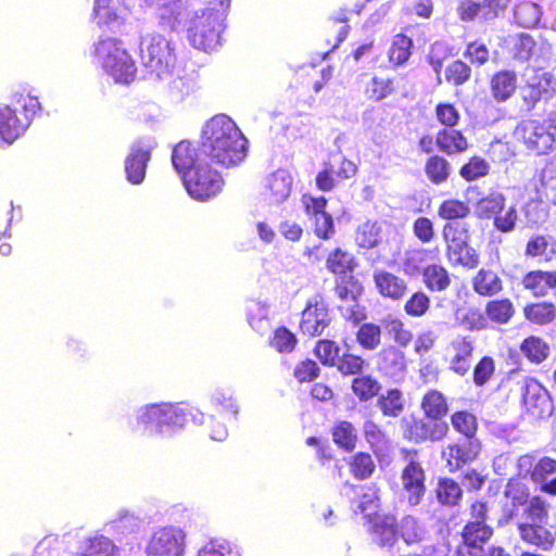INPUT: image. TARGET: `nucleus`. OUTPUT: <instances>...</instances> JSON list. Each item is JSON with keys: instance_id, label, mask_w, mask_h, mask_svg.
Returning <instances> with one entry per match:
<instances>
[{"instance_id": "obj_1", "label": "nucleus", "mask_w": 556, "mask_h": 556, "mask_svg": "<svg viewBox=\"0 0 556 556\" xmlns=\"http://www.w3.org/2000/svg\"><path fill=\"white\" fill-rule=\"evenodd\" d=\"M189 420L203 425L205 416L184 403H151L139 406L130 421L131 430L149 439H170L182 432Z\"/></svg>"}, {"instance_id": "obj_2", "label": "nucleus", "mask_w": 556, "mask_h": 556, "mask_svg": "<svg viewBox=\"0 0 556 556\" xmlns=\"http://www.w3.org/2000/svg\"><path fill=\"white\" fill-rule=\"evenodd\" d=\"M248 140L227 115L212 117L203 127L200 152L212 163L235 167L247 156Z\"/></svg>"}, {"instance_id": "obj_3", "label": "nucleus", "mask_w": 556, "mask_h": 556, "mask_svg": "<svg viewBox=\"0 0 556 556\" xmlns=\"http://www.w3.org/2000/svg\"><path fill=\"white\" fill-rule=\"evenodd\" d=\"M229 7L230 0H206L205 8L186 13L180 27L193 48L211 52L220 46Z\"/></svg>"}, {"instance_id": "obj_4", "label": "nucleus", "mask_w": 556, "mask_h": 556, "mask_svg": "<svg viewBox=\"0 0 556 556\" xmlns=\"http://www.w3.org/2000/svg\"><path fill=\"white\" fill-rule=\"evenodd\" d=\"M94 62L117 84H129L135 79L137 67L123 42L113 37L100 36L93 43Z\"/></svg>"}, {"instance_id": "obj_5", "label": "nucleus", "mask_w": 556, "mask_h": 556, "mask_svg": "<svg viewBox=\"0 0 556 556\" xmlns=\"http://www.w3.org/2000/svg\"><path fill=\"white\" fill-rule=\"evenodd\" d=\"M548 503L541 496H532L523 506L525 520L517 522L518 534L522 541L548 551L554 546L555 535L546 528L548 523Z\"/></svg>"}, {"instance_id": "obj_6", "label": "nucleus", "mask_w": 556, "mask_h": 556, "mask_svg": "<svg viewBox=\"0 0 556 556\" xmlns=\"http://www.w3.org/2000/svg\"><path fill=\"white\" fill-rule=\"evenodd\" d=\"M140 58L143 66L155 79H169L176 70L175 46L160 34L140 38Z\"/></svg>"}, {"instance_id": "obj_7", "label": "nucleus", "mask_w": 556, "mask_h": 556, "mask_svg": "<svg viewBox=\"0 0 556 556\" xmlns=\"http://www.w3.org/2000/svg\"><path fill=\"white\" fill-rule=\"evenodd\" d=\"M38 110V99L29 94L17 96L14 108L0 105V148L9 147L20 138Z\"/></svg>"}, {"instance_id": "obj_8", "label": "nucleus", "mask_w": 556, "mask_h": 556, "mask_svg": "<svg viewBox=\"0 0 556 556\" xmlns=\"http://www.w3.org/2000/svg\"><path fill=\"white\" fill-rule=\"evenodd\" d=\"M442 237L446 244V257L451 265L473 269L479 265V254L469 245L468 225L451 222L443 226Z\"/></svg>"}, {"instance_id": "obj_9", "label": "nucleus", "mask_w": 556, "mask_h": 556, "mask_svg": "<svg viewBox=\"0 0 556 556\" xmlns=\"http://www.w3.org/2000/svg\"><path fill=\"white\" fill-rule=\"evenodd\" d=\"M514 135L529 151L538 155L547 154L556 141V113L548 114L542 122L535 119L521 122Z\"/></svg>"}, {"instance_id": "obj_10", "label": "nucleus", "mask_w": 556, "mask_h": 556, "mask_svg": "<svg viewBox=\"0 0 556 556\" xmlns=\"http://www.w3.org/2000/svg\"><path fill=\"white\" fill-rule=\"evenodd\" d=\"M186 533L175 526H165L155 529L149 536L146 556H185Z\"/></svg>"}, {"instance_id": "obj_11", "label": "nucleus", "mask_w": 556, "mask_h": 556, "mask_svg": "<svg viewBox=\"0 0 556 556\" xmlns=\"http://www.w3.org/2000/svg\"><path fill=\"white\" fill-rule=\"evenodd\" d=\"M184 185L191 198L206 201L220 192L223 178L213 170L208 164H198L193 169L185 173Z\"/></svg>"}, {"instance_id": "obj_12", "label": "nucleus", "mask_w": 556, "mask_h": 556, "mask_svg": "<svg viewBox=\"0 0 556 556\" xmlns=\"http://www.w3.org/2000/svg\"><path fill=\"white\" fill-rule=\"evenodd\" d=\"M493 528L484 520L468 521L462 531L456 556H483L484 544L492 538Z\"/></svg>"}, {"instance_id": "obj_13", "label": "nucleus", "mask_w": 556, "mask_h": 556, "mask_svg": "<svg viewBox=\"0 0 556 556\" xmlns=\"http://www.w3.org/2000/svg\"><path fill=\"white\" fill-rule=\"evenodd\" d=\"M155 143L153 139H140L130 147V152L125 160L127 180L132 185H140L146 177L147 165L151 159V151Z\"/></svg>"}, {"instance_id": "obj_14", "label": "nucleus", "mask_w": 556, "mask_h": 556, "mask_svg": "<svg viewBox=\"0 0 556 556\" xmlns=\"http://www.w3.org/2000/svg\"><path fill=\"white\" fill-rule=\"evenodd\" d=\"M330 320L328 305L323 298L316 295L308 301L303 311L300 328L304 334L321 336Z\"/></svg>"}, {"instance_id": "obj_15", "label": "nucleus", "mask_w": 556, "mask_h": 556, "mask_svg": "<svg viewBox=\"0 0 556 556\" xmlns=\"http://www.w3.org/2000/svg\"><path fill=\"white\" fill-rule=\"evenodd\" d=\"M341 494L350 500L355 513L363 514L368 520L377 515L379 496L375 485H354L345 483L341 489Z\"/></svg>"}, {"instance_id": "obj_16", "label": "nucleus", "mask_w": 556, "mask_h": 556, "mask_svg": "<svg viewBox=\"0 0 556 556\" xmlns=\"http://www.w3.org/2000/svg\"><path fill=\"white\" fill-rule=\"evenodd\" d=\"M403 496L412 507L419 505L426 493L425 471L421 465L410 459L402 471Z\"/></svg>"}, {"instance_id": "obj_17", "label": "nucleus", "mask_w": 556, "mask_h": 556, "mask_svg": "<svg viewBox=\"0 0 556 556\" xmlns=\"http://www.w3.org/2000/svg\"><path fill=\"white\" fill-rule=\"evenodd\" d=\"M480 450L481 444L478 439H459L442 450V458L446 460L450 470L454 471L475 460Z\"/></svg>"}, {"instance_id": "obj_18", "label": "nucleus", "mask_w": 556, "mask_h": 556, "mask_svg": "<svg viewBox=\"0 0 556 556\" xmlns=\"http://www.w3.org/2000/svg\"><path fill=\"white\" fill-rule=\"evenodd\" d=\"M378 371L394 382H401L406 375V358L404 352L394 345L383 348L376 356Z\"/></svg>"}, {"instance_id": "obj_19", "label": "nucleus", "mask_w": 556, "mask_h": 556, "mask_svg": "<svg viewBox=\"0 0 556 556\" xmlns=\"http://www.w3.org/2000/svg\"><path fill=\"white\" fill-rule=\"evenodd\" d=\"M146 7L154 8L162 26L178 30L186 15L187 0H140Z\"/></svg>"}, {"instance_id": "obj_20", "label": "nucleus", "mask_w": 556, "mask_h": 556, "mask_svg": "<svg viewBox=\"0 0 556 556\" xmlns=\"http://www.w3.org/2000/svg\"><path fill=\"white\" fill-rule=\"evenodd\" d=\"M448 431L444 420L430 417L414 419L407 427L406 435L409 440L419 443L424 441H440Z\"/></svg>"}, {"instance_id": "obj_21", "label": "nucleus", "mask_w": 556, "mask_h": 556, "mask_svg": "<svg viewBox=\"0 0 556 556\" xmlns=\"http://www.w3.org/2000/svg\"><path fill=\"white\" fill-rule=\"evenodd\" d=\"M522 402L526 409L535 417L551 413L552 402L547 390L534 379H529L522 388Z\"/></svg>"}, {"instance_id": "obj_22", "label": "nucleus", "mask_w": 556, "mask_h": 556, "mask_svg": "<svg viewBox=\"0 0 556 556\" xmlns=\"http://www.w3.org/2000/svg\"><path fill=\"white\" fill-rule=\"evenodd\" d=\"M473 340L466 336L453 338L446 349L450 357V369L459 376H465L471 366Z\"/></svg>"}, {"instance_id": "obj_23", "label": "nucleus", "mask_w": 556, "mask_h": 556, "mask_svg": "<svg viewBox=\"0 0 556 556\" xmlns=\"http://www.w3.org/2000/svg\"><path fill=\"white\" fill-rule=\"evenodd\" d=\"M293 178L287 169H277L265 180L264 197L269 204L285 202L292 190Z\"/></svg>"}, {"instance_id": "obj_24", "label": "nucleus", "mask_w": 556, "mask_h": 556, "mask_svg": "<svg viewBox=\"0 0 556 556\" xmlns=\"http://www.w3.org/2000/svg\"><path fill=\"white\" fill-rule=\"evenodd\" d=\"M374 281L378 292L393 301L403 299L407 292L405 279L384 269L375 270Z\"/></svg>"}, {"instance_id": "obj_25", "label": "nucleus", "mask_w": 556, "mask_h": 556, "mask_svg": "<svg viewBox=\"0 0 556 556\" xmlns=\"http://www.w3.org/2000/svg\"><path fill=\"white\" fill-rule=\"evenodd\" d=\"M556 459L544 456L541 457L535 465L532 475V482L535 490L547 495L556 496Z\"/></svg>"}, {"instance_id": "obj_26", "label": "nucleus", "mask_w": 556, "mask_h": 556, "mask_svg": "<svg viewBox=\"0 0 556 556\" xmlns=\"http://www.w3.org/2000/svg\"><path fill=\"white\" fill-rule=\"evenodd\" d=\"M370 522L372 541L381 547H391L397 540L395 518L388 515H375Z\"/></svg>"}, {"instance_id": "obj_27", "label": "nucleus", "mask_w": 556, "mask_h": 556, "mask_svg": "<svg viewBox=\"0 0 556 556\" xmlns=\"http://www.w3.org/2000/svg\"><path fill=\"white\" fill-rule=\"evenodd\" d=\"M201 152H197L189 141H180L173 149L172 163L174 168L184 178L185 173L193 169L198 164H206Z\"/></svg>"}, {"instance_id": "obj_28", "label": "nucleus", "mask_w": 556, "mask_h": 556, "mask_svg": "<svg viewBox=\"0 0 556 556\" xmlns=\"http://www.w3.org/2000/svg\"><path fill=\"white\" fill-rule=\"evenodd\" d=\"M141 519L128 509H119L113 518L103 526V531L113 536H124L138 531Z\"/></svg>"}, {"instance_id": "obj_29", "label": "nucleus", "mask_w": 556, "mask_h": 556, "mask_svg": "<svg viewBox=\"0 0 556 556\" xmlns=\"http://www.w3.org/2000/svg\"><path fill=\"white\" fill-rule=\"evenodd\" d=\"M517 89V74L514 71L496 72L490 80L491 94L497 102L510 99Z\"/></svg>"}, {"instance_id": "obj_30", "label": "nucleus", "mask_w": 556, "mask_h": 556, "mask_svg": "<svg viewBox=\"0 0 556 556\" xmlns=\"http://www.w3.org/2000/svg\"><path fill=\"white\" fill-rule=\"evenodd\" d=\"M116 546L106 535L96 532L81 543L80 556H115Z\"/></svg>"}, {"instance_id": "obj_31", "label": "nucleus", "mask_w": 556, "mask_h": 556, "mask_svg": "<svg viewBox=\"0 0 556 556\" xmlns=\"http://www.w3.org/2000/svg\"><path fill=\"white\" fill-rule=\"evenodd\" d=\"M421 274L426 288L431 292H443L451 286L450 274L442 265H428Z\"/></svg>"}, {"instance_id": "obj_32", "label": "nucleus", "mask_w": 556, "mask_h": 556, "mask_svg": "<svg viewBox=\"0 0 556 556\" xmlns=\"http://www.w3.org/2000/svg\"><path fill=\"white\" fill-rule=\"evenodd\" d=\"M533 78H527V87L523 89V102L527 110H532L541 100L542 91L546 89L549 83L551 74L547 72L534 71Z\"/></svg>"}, {"instance_id": "obj_33", "label": "nucleus", "mask_w": 556, "mask_h": 556, "mask_svg": "<svg viewBox=\"0 0 556 556\" xmlns=\"http://www.w3.org/2000/svg\"><path fill=\"white\" fill-rule=\"evenodd\" d=\"M508 46L511 58L517 62L526 63L533 55L536 43L532 36L521 33L509 36Z\"/></svg>"}, {"instance_id": "obj_34", "label": "nucleus", "mask_w": 556, "mask_h": 556, "mask_svg": "<svg viewBox=\"0 0 556 556\" xmlns=\"http://www.w3.org/2000/svg\"><path fill=\"white\" fill-rule=\"evenodd\" d=\"M437 146L446 154L464 152L467 149V140L463 134L453 128H445L437 134Z\"/></svg>"}, {"instance_id": "obj_35", "label": "nucleus", "mask_w": 556, "mask_h": 556, "mask_svg": "<svg viewBox=\"0 0 556 556\" xmlns=\"http://www.w3.org/2000/svg\"><path fill=\"white\" fill-rule=\"evenodd\" d=\"M119 0H94L92 18L98 26H108L121 15Z\"/></svg>"}, {"instance_id": "obj_36", "label": "nucleus", "mask_w": 556, "mask_h": 556, "mask_svg": "<svg viewBox=\"0 0 556 556\" xmlns=\"http://www.w3.org/2000/svg\"><path fill=\"white\" fill-rule=\"evenodd\" d=\"M164 81L167 88V96L173 102H180L193 91L194 84L191 78L180 75L176 68L169 79H159Z\"/></svg>"}, {"instance_id": "obj_37", "label": "nucleus", "mask_w": 556, "mask_h": 556, "mask_svg": "<svg viewBox=\"0 0 556 556\" xmlns=\"http://www.w3.org/2000/svg\"><path fill=\"white\" fill-rule=\"evenodd\" d=\"M473 290L483 296H492L502 289V280L496 273L489 269H480L472 281Z\"/></svg>"}, {"instance_id": "obj_38", "label": "nucleus", "mask_w": 556, "mask_h": 556, "mask_svg": "<svg viewBox=\"0 0 556 556\" xmlns=\"http://www.w3.org/2000/svg\"><path fill=\"white\" fill-rule=\"evenodd\" d=\"M248 323L252 329L261 334L270 328L267 306L260 301H250L247 305Z\"/></svg>"}, {"instance_id": "obj_39", "label": "nucleus", "mask_w": 556, "mask_h": 556, "mask_svg": "<svg viewBox=\"0 0 556 556\" xmlns=\"http://www.w3.org/2000/svg\"><path fill=\"white\" fill-rule=\"evenodd\" d=\"M211 404L220 414L229 415L233 419L238 416L239 405L230 389H215L211 394Z\"/></svg>"}, {"instance_id": "obj_40", "label": "nucleus", "mask_w": 556, "mask_h": 556, "mask_svg": "<svg viewBox=\"0 0 556 556\" xmlns=\"http://www.w3.org/2000/svg\"><path fill=\"white\" fill-rule=\"evenodd\" d=\"M526 255L542 256L545 261H551L556 257V240L551 237L534 236L527 243Z\"/></svg>"}, {"instance_id": "obj_41", "label": "nucleus", "mask_w": 556, "mask_h": 556, "mask_svg": "<svg viewBox=\"0 0 556 556\" xmlns=\"http://www.w3.org/2000/svg\"><path fill=\"white\" fill-rule=\"evenodd\" d=\"M421 408L427 417L438 420H442L448 410L444 395L437 390H431L425 394L421 402Z\"/></svg>"}, {"instance_id": "obj_42", "label": "nucleus", "mask_w": 556, "mask_h": 556, "mask_svg": "<svg viewBox=\"0 0 556 556\" xmlns=\"http://www.w3.org/2000/svg\"><path fill=\"white\" fill-rule=\"evenodd\" d=\"M506 199L501 192H491L482 198L476 206L478 217L490 219L501 213L505 208Z\"/></svg>"}, {"instance_id": "obj_43", "label": "nucleus", "mask_w": 556, "mask_h": 556, "mask_svg": "<svg viewBox=\"0 0 556 556\" xmlns=\"http://www.w3.org/2000/svg\"><path fill=\"white\" fill-rule=\"evenodd\" d=\"M526 319L533 324L546 325L554 320L556 307L553 303L540 302L529 304L523 308Z\"/></svg>"}, {"instance_id": "obj_44", "label": "nucleus", "mask_w": 556, "mask_h": 556, "mask_svg": "<svg viewBox=\"0 0 556 556\" xmlns=\"http://www.w3.org/2000/svg\"><path fill=\"white\" fill-rule=\"evenodd\" d=\"M377 405L384 416L397 417L404 410L403 394L399 389H390L378 397Z\"/></svg>"}, {"instance_id": "obj_45", "label": "nucleus", "mask_w": 556, "mask_h": 556, "mask_svg": "<svg viewBox=\"0 0 556 556\" xmlns=\"http://www.w3.org/2000/svg\"><path fill=\"white\" fill-rule=\"evenodd\" d=\"M356 263L354 256L341 249L332 251L326 261V267L334 275H345L353 271Z\"/></svg>"}, {"instance_id": "obj_46", "label": "nucleus", "mask_w": 556, "mask_h": 556, "mask_svg": "<svg viewBox=\"0 0 556 556\" xmlns=\"http://www.w3.org/2000/svg\"><path fill=\"white\" fill-rule=\"evenodd\" d=\"M381 326L395 343L403 348H406L413 340L412 331L405 328L404 323L399 317L388 315L381 320Z\"/></svg>"}, {"instance_id": "obj_47", "label": "nucleus", "mask_w": 556, "mask_h": 556, "mask_svg": "<svg viewBox=\"0 0 556 556\" xmlns=\"http://www.w3.org/2000/svg\"><path fill=\"white\" fill-rule=\"evenodd\" d=\"M463 491L459 484L450 478L440 479L437 486L439 502L446 506H456L460 502Z\"/></svg>"}, {"instance_id": "obj_48", "label": "nucleus", "mask_w": 556, "mask_h": 556, "mask_svg": "<svg viewBox=\"0 0 556 556\" xmlns=\"http://www.w3.org/2000/svg\"><path fill=\"white\" fill-rule=\"evenodd\" d=\"M413 40L403 35L397 34L393 37L389 49V60L395 66L403 65L412 54Z\"/></svg>"}, {"instance_id": "obj_49", "label": "nucleus", "mask_w": 556, "mask_h": 556, "mask_svg": "<svg viewBox=\"0 0 556 556\" xmlns=\"http://www.w3.org/2000/svg\"><path fill=\"white\" fill-rule=\"evenodd\" d=\"M197 556H241V553L232 543L219 538L204 543Z\"/></svg>"}, {"instance_id": "obj_50", "label": "nucleus", "mask_w": 556, "mask_h": 556, "mask_svg": "<svg viewBox=\"0 0 556 556\" xmlns=\"http://www.w3.org/2000/svg\"><path fill=\"white\" fill-rule=\"evenodd\" d=\"M381 384L369 375L356 377L352 382L353 393L361 402L374 399L380 391Z\"/></svg>"}, {"instance_id": "obj_51", "label": "nucleus", "mask_w": 556, "mask_h": 556, "mask_svg": "<svg viewBox=\"0 0 556 556\" xmlns=\"http://www.w3.org/2000/svg\"><path fill=\"white\" fill-rule=\"evenodd\" d=\"M332 438L338 446L350 452L356 445L357 432L351 422L340 421L332 429Z\"/></svg>"}, {"instance_id": "obj_52", "label": "nucleus", "mask_w": 556, "mask_h": 556, "mask_svg": "<svg viewBox=\"0 0 556 556\" xmlns=\"http://www.w3.org/2000/svg\"><path fill=\"white\" fill-rule=\"evenodd\" d=\"M399 532L406 544L418 543L424 540L426 529L410 515L403 517L399 525Z\"/></svg>"}, {"instance_id": "obj_53", "label": "nucleus", "mask_w": 556, "mask_h": 556, "mask_svg": "<svg viewBox=\"0 0 556 556\" xmlns=\"http://www.w3.org/2000/svg\"><path fill=\"white\" fill-rule=\"evenodd\" d=\"M541 15V8L534 2H522L515 9V20L518 25L525 28L536 26Z\"/></svg>"}, {"instance_id": "obj_54", "label": "nucleus", "mask_w": 556, "mask_h": 556, "mask_svg": "<svg viewBox=\"0 0 556 556\" xmlns=\"http://www.w3.org/2000/svg\"><path fill=\"white\" fill-rule=\"evenodd\" d=\"M485 313L492 321L504 325L511 319L515 308L508 299L494 300L486 304Z\"/></svg>"}, {"instance_id": "obj_55", "label": "nucleus", "mask_w": 556, "mask_h": 556, "mask_svg": "<svg viewBox=\"0 0 556 556\" xmlns=\"http://www.w3.org/2000/svg\"><path fill=\"white\" fill-rule=\"evenodd\" d=\"M381 326L374 323H365L359 326L356 340L366 350L374 351L381 343Z\"/></svg>"}, {"instance_id": "obj_56", "label": "nucleus", "mask_w": 556, "mask_h": 556, "mask_svg": "<svg viewBox=\"0 0 556 556\" xmlns=\"http://www.w3.org/2000/svg\"><path fill=\"white\" fill-rule=\"evenodd\" d=\"M453 428L464 435L463 439H478L477 433V418L471 413L460 410L451 416Z\"/></svg>"}, {"instance_id": "obj_57", "label": "nucleus", "mask_w": 556, "mask_h": 556, "mask_svg": "<svg viewBox=\"0 0 556 556\" xmlns=\"http://www.w3.org/2000/svg\"><path fill=\"white\" fill-rule=\"evenodd\" d=\"M381 228L376 222L363 223L356 231V242L361 248L371 249L381 240Z\"/></svg>"}, {"instance_id": "obj_58", "label": "nucleus", "mask_w": 556, "mask_h": 556, "mask_svg": "<svg viewBox=\"0 0 556 556\" xmlns=\"http://www.w3.org/2000/svg\"><path fill=\"white\" fill-rule=\"evenodd\" d=\"M326 165L328 166V170L338 179L350 178L356 173L355 164L346 160L341 152L330 154Z\"/></svg>"}, {"instance_id": "obj_59", "label": "nucleus", "mask_w": 556, "mask_h": 556, "mask_svg": "<svg viewBox=\"0 0 556 556\" xmlns=\"http://www.w3.org/2000/svg\"><path fill=\"white\" fill-rule=\"evenodd\" d=\"M426 174L433 184H442L450 175L448 162L439 155L431 156L426 164Z\"/></svg>"}, {"instance_id": "obj_60", "label": "nucleus", "mask_w": 556, "mask_h": 556, "mask_svg": "<svg viewBox=\"0 0 556 556\" xmlns=\"http://www.w3.org/2000/svg\"><path fill=\"white\" fill-rule=\"evenodd\" d=\"M522 353L534 363L543 362L548 355L547 344L540 338L529 337L521 344Z\"/></svg>"}, {"instance_id": "obj_61", "label": "nucleus", "mask_w": 556, "mask_h": 556, "mask_svg": "<svg viewBox=\"0 0 556 556\" xmlns=\"http://www.w3.org/2000/svg\"><path fill=\"white\" fill-rule=\"evenodd\" d=\"M470 210L465 202L458 200H445L441 203L438 210V215L447 220L465 218Z\"/></svg>"}, {"instance_id": "obj_62", "label": "nucleus", "mask_w": 556, "mask_h": 556, "mask_svg": "<svg viewBox=\"0 0 556 556\" xmlns=\"http://www.w3.org/2000/svg\"><path fill=\"white\" fill-rule=\"evenodd\" d=\"M393 91V80L389 78L374 77L366 86V94L369 99L380 101Z\"/></svg>"}, {"instance_id": "obj_63", "label": "nucleus", "mask_w": 556, "mask_h": 556, "mask_svg": "<svg viewBox=\"0 0 556 556\" xmlns=\"http://www.w3.org/2000/svg\"><path fill=\"white\" fill-rule=\"evenodd\" d=\"M429 307V296L422 291H417L406 301L404 311L408 316L421 317L428 312Z\"/></svg>"}, {"instance_id": "obj_64", "label": "nucleus", "mask_w": 556, "mask_h": 556, "mask_svg": "<svg viewBox=\"0 0 556 556\" xmlns=\"http://www.w3.org/2000/svg\"><path fill=\"white\" fill-rule=\"evenodd\" d=\"M540 192L556 205L555 166H546L540 176Z\"/></svg>"}]
</instances>
